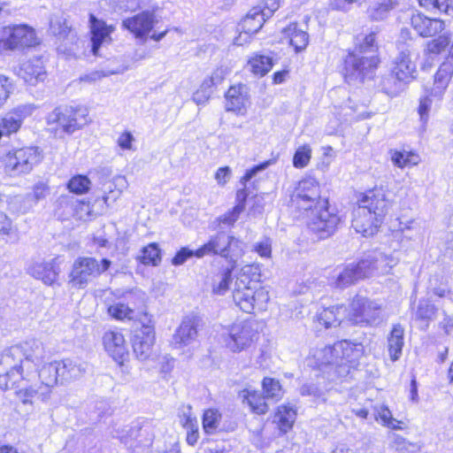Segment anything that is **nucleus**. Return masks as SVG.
<instances>
[{
	"label": "nucleus",
	"instance_id": "e2e57ef3",
	"mask_svg": "<svg viewBox=\"0 0 453 453\" xmlns=\"http://www.w3.org/2000/svg\"><path fill=\"white\" fill-rule=\"evenodd\" d=\"M418 3L427 10H437L440 12L447 13L450 8L453 9V0H418Z\"/></svg>",
	"mask_w": 453,
	"mask_h": 453
},
{
	"label": "nucleus",
	"instance_id": "8fccbe9b",
	"mask_svg": "<svg viewBox=\"0 0 453 453\" xmlns=\"http://www.w3.org/2000/svg\"><path fill=\"white\" fill-rule=\"evenodd\" d=\"M374 415L375 418L380 419L383 426H388L393 430H399L402 427L400 426V421L396 420L393 418L390 410L386 405H379L374 407Z\"/></svg>",
	"mask_w": 453,
	"mask_h": 453
},
{
	"label": "nucleus",
	"instance_id": "603ef678",
	"mask_svg": "<svg viewBox=\"0 0 453 453\" xmlns=\"http://www.w3.org/2000/svg\"><path fill=\"white\" fill-rule=\"evenodd\" d=\"M139 260L143 265H157L161 260L158 245L157 243H150L144 247L141 251Z\"/></svg>",
	"mask_w": 453,
	"mask_h": 453
},
{
	"label": "nucleus",
	"instance_id": "cd10ccee",
	"mask_svg": "<svg viewBox=\"0 0 453 453\" xmlns=\"http://www.w3.org/2000/svg\"><path fill=\"white\" fill-rule=\"evenodd\" d=\"M18 74L26 83L32 86L42 81L46 77V72L42 58H36L23 62Z\"/></svg>",
	"mask_w": 453,
	"mask_h": 453
},
{
	"label": "nucleus",
	"instance_id": "864d4df0",
	"mask_svg": "<svg viewBox=\"0 0 453 453\" xmlns=\"http://www.w3.org/2000/svg\"><path fill=\"white\" fill-rule=\"evenodd\" d=\"M376 34L372 32L366 35L357 45L354 53L359 55L369 56L375 55L377 51V46L375 44Z\"/></svg>",
	"mask_w": 453,
	"mask_h": 453
},
{
	"label": "nucleus",
	"instance_id": "9d476101",
	"mask_svg": "<svg viewBox=\"0 0 453 453\" xmlns=\"http://www.w3.org/2000/svg\"><path fill=\"white\" fill-rule=\"evenodd\" d=\"M293 205L302 216L320 204H327V200H320L319 183L312 177L302 179L296 185L291 198Z\"/></svg>",
	"mask_w": 453,
	"mask_h": 453
},
{
	"label": "nucleus",
	"instance_id": "4d7b16f0",
	"mask_svg": "<svg viewBox=\"0 0 453 453\" xmlns=\"http://www.w3.org/2000/svg\"><path fill=\"white\" fill-rule=\"evenodd\" d=\"M312 150L310 145L304 144L297 148L293 157V165L296 168H304L310 163Z\"/></svg>",
	"mask_w": 453,
	"mask_h": 453
},
{
	"label": "nucleus",
	"instance_id": "39448f33",
	"mask_svg": "<svg viewBox=\"0 0 453 453\" xmlns=\"http://www.w3.org/2000/svg\"><path fill=\"white\" fill-rule=\"evenodd\" d=\"M39 147L27 146L10 150L4 157L5 172L12 177L29 173L42 160Z\"/></svg>",
	"mask_w": 453,
	"mask_h": 453
},
{
	"label": "nucleus",
	"instance_id": "79ce46f5",
	"mask_svg": "<svg viewBox=\"0 0 453 453\" xmlns=\"http://www.w3.org/2000/svg\"><path fill=\"white\" fill-rule=\"evenodd\" d=\"M397 4V0H377L369 6L367 12L372 20H382Z\"/></svg>",
	"mask_w": 453,
	"mask_h": 453
},
{
	"label": "nucleus",
	"instance_id": "c03bdc74",
	"mask_svg": "<svg viewBox=\"0 0 453 453\" xmlns=\"http://www.w3.org/2000/svg\"><path fill=\"white\" fill-rule=\"evenodd\" d=\"M76 203V198L71 195L60 196L56 201V215L63 219H68L73 217Z\"/></svg>",
	"mask_w": 453,
	"mask_h": 453
},
{
	"label": "nucleus",
	"instance_id": "1a4fd4ad",
	"mask_svg": "<svg viewBox=\"0 0 453 453\" xmlns=\"http://www.w3.org/2000/svg\"><path fill=\"white\" fill-rule=\"evenodd\" d=\"M225 346L233 352H241L258 338L257 325L251 320L234 323L223 333Z\"/></svg>",
	"mask_w": 453,
	"mask_h": 453
},
{
	"label": "nucleus",
	"instance_id": "0e129e2a",
	"mask_svg": "<svg viewBox=\"0 0 453 453\" xmlns=\"http://www.w3.org/2000/svg\"><path fill=\"white\" fill-rule=\"evenodd\" d=\"M434 96L431 95V90L428 91V94L422 96L419 100V105L418 108V113L420 118V121L423 124H426L429 119V112L432 107Z\"/></svg>",
	"mask_w": 453,
	"mask_h": 453
},
{
	"label": "nucleus",
	"instance_id": "f03ea898",
	"mask_svg": "<svg viewBox=\"0 0 453 453\" xmlns=\"http://www.w3.org/2000/svg\"><path fill=\"white\" fill-rule=\"evenodd\" d=\"M46 360V350L43 344L35 339L11 346L3 351V362L6 365H14L27 372L40 366Z\"/></svg>",
	"mask_w": 453,
	"mask_h": 453
},
{
	"label": "nucleus",
	"instance_id": "a18cd8bd",
	"mask_svg": "<svg viewBox=\"0 0 453 453\" xmlns=\"http://www.w3.org/2000/svg\"><path fill=\"white\" fill-rule=\"evenodd\" d=\"M389 153L393 164L399 168L416 165L419 161L418 155L411 151L391 150Z\"/></svg>",
	"mask_w": 453,
	"mask_h": 453
},
{
	"label": "nucleus",
	"instance_id": "423d86ee",
	"mask_svg": "<svg viewBox=\"0 0 453 453\" xmlns=\"http://www.w3.org/2000/svg\"><path fill=\"white\" fill-rule=\"evenodd\" d=\"M111 262L108 258L101 261L89 257H79L73 264L69 275L70 283L77 288H84L88 283L107 271Z\"/></svg>",
	"mask_w": 453,
	"mask_h": 453
},
{
	"label": "nucleus",
	"instance_id": "6e6552de",
	"mask_svg": "<svg viewBox=\"0 0 453 453\" xmlns=\"http://www.w3.org/2000/svg\"><path fill=\"white\" fill-rule=\"evenodd\" d=\"M302 217L306 218V224L309 229L313 232L319 239H326L335 232L340 223V217L330 209L327 204L315 206L309 213Z\"/></svg>",
	"mask_w": 453,
	"mask_h": 453
},
{
	"label": "nucleus",
	"instance_id": "20e7f679",
	"mask_svg": "<svg viewBox=\"0 0 453 453\" xmlns=\"http://www.w3.org/2000/svg\"><path fill=\"white\" fill-rule=\"evenodd\" d=\"M88 111L81 105H60L46 117L49 126L57 125L62 132L72 134L88 124Z\"/></svg>",
	"mask_w": 453,
	"mask_h": 453
},
{
	"label": "nucleus",
	"instance_id": "f8f14e48",
	"mask_svg": "<svg viewBox=\"0 0 453 453\" xmlns=\"http://www.w3.org/2000/svg\"><path fill=\"white\" fill-rule=\"evenodd\" d=\"M380 310L381 306L377 302L357 295L350 303L348 316L349 319L356 325H375L380 321Z\"/></svg>",
	"mask_w": 453,
	"mask_h": 453
},
{
	"label": "nucleus",
	"instance_id": "4468645a",
	"mask_svg": "<svg viewBox=\"0 0 453 453\" xmlns=\"http://www.w3.org/2000/svg\"><path fill=\"white\" fill-rule=\"evenodd\" d=\"M37 106L34 104H19L0 117V129L4 136L10 137L12 134H17L24 121L32 116Z\"/></svg>",
	"mask_w": 453,
	"mask_h": 453
},
{
	"label": "nucleus",
	"instance_id": "b1692460",
	"mask_svg": "<svg viewBox=\"0 0 453 453\" xmlns=\"http://www.w3.org/2000/svg\"><path fill=\"white\" fill-rule=\"evenodd\" d=\"M15 362L14 365H6L3 362V353L0 357V388L6 390L9 388H16V392L19 390L20 386L26 385V380H30L25 376L19 364Z\"/></svg>",
	"mask_w": 453,
	"mask_h": 453
},
{
	"label": "nucleus",
	"instance_id": "774afa93",
	"mask_svg": "<svg viewBox=\"0 0 453 453\" xmlns=\"http://www.w3.org/2000/svg\"><path fill=\"white\" fill-rule=\"evenodd\" d=\"M92 213V207L88 202L76 198V203L73 210L72 218L80 220H87Z\"/></svg>",
	"mask_w": 453,
	"mask_h": 453
},
{
	"label": "nucleus",
	"instance_id": "5fc2aeb1",
	"mask_svg": "<svg viewBox=\"0 0 453 453\" xmlns=\"http://www.w3.org/2000/svg\"><path fill=\"white\" fill-rule=\"evenodd\" d=\"M8 207L12 212L23 214L33 207V203L30 202V196L19 195L10 199Z\"/></svg>",
	"mask_w": 453,
	"mask_h": 453
},
{
	"label": "nucleus",
	"instance_id": "a19ab883",
	"mask_svg": "<svg viewBox=\"0 0 453 453\" xmlns=\"http://www.w3.org/2000/svg\"><path fill=\"white\" fill-rule=\"evenodd\" d=\"M362 280L361 274L355 264H349L342 268L336 275L334 285L339 288H345Z\"/></svg>",
	"mask_w": 453,
	"mask_h": 453
},
{
	"label": "nucleus",
	"instance_id": "6ab92c4d",
	"mask_svg": "<svg viewBox=\"0 0 453 453\" xmlns=\"http://www.w3.org/2000/svg\"><path fill=\"white\" fill-rule=\"evenodd\" d=\"M154 342V326L149 320L148 323H142L139 328L134 331L132 345L136 357L141 360L149 358Z\"/></svg>",
	"mask_w": 453,
	"mask_h": 453
},
{
	"label": "nucleus",
	"instance_id": "7ed1b4c3",
	"mask_svg": "<svg viewBox=\"0 0 453 453\" xmlns=\"http://www.w3.org/2000/svg\"><path fill=\"white\" fill-rule=\"evenodd\" d=\"M233 300L244 312L264 311L269 301L268 292L252 282L247 276L238 278L233 290Z\"/></svg>",
	"mask_w": 453,
	"mask_h": 453
},
{
	"label": "nucleus",
	"instance_id": "aec40b11",
	"mask_svg": "<svg viewBox=\"0 0 453 453\" xmlns=\"http://www.w3.org/2000/svg\"><path fill=\"white\" fill-rule=\"evenodd\" d=\"M384 219L377 217L371 211L357 206L353 211L352 227L365 237L374 235Z\"/></svg>",
	"mask_w": 453,
	"mask_h": 453
},
{
	"label": "nucleus",
	"instance_id": "7c9ffc66",
	"mask_svg": "<svg viewBox=\"0 0 453 453\" xmlns=\"http://www.w3.org/2000/svg\"><path fill=\"white\" fill-rule=\"evenodd\" d=\"M29 273L46 285H52L58 278V270L52 262H35L29 268Z\"/></svg>",
	"mask_w": 453,
	"mask_h": 453
},
{
	"label": "nucleus",
	"instance_id": "a878e982",
	"mask_svg": "<svg viewBox=\"0 0 453 453\" xmlns=\"http://www.w3.org/2000/svg\"><path fill=\"white\" fill-rule=\"evenodd\" d=\"M453 75V54L441 64L434 77V84L430 88L434 99L441 101Z\"/></svg>",
	"mask_w": 453,
	"mask_h": 453
},
{
	"label": "nucleus",
	"instance_id": "5701e85b",
	"mask_svg": "<svg viewBox=\"0 0 453 453\" xmlns=\"http://www.w3.org/2000/svg\"><path fill=\"white\" fill-rule=\"evenodd\" d=\"M198 319L196 316L185 317L173 336L172 344L176 349L188 347L196 342Z\"/></svg>",
	"mask_w": 453,
	"mask_h": 453
},
{
	"label": "nucleus",
	"instance_id": "4c0bfd02",
	"mask_svg": "<svg viewBox=\"0 0 453 453\" xmlns=\"http://www.w3.org/2000/svg\"><path fill=\"white\" fill-rule=\"evenodd\" d=\"M346 308L343 305H334L324 309L319 314V321L326 328L335 327L339 326L345 317Z\"/></svg>",
	"mask_w": 453,
	"mask_h": 453
},
{
	"label": "nucleus",
	"instance_id": "bf43d9fd",
	"mask_svg": "<svg viewBox=\"0 0 453 453\" xmlns=\"http://www.w3.org/2000/svg\"><path fill=\"white\" fill-rule=\"evenodd\" d=\"M90 180L84 175L73 176L67 183L69 191L75 194H84L88 192Z\"/></svg>",
	"mask_w": 453,
	"mask_h": 453
},
{
	"label": "nucleus",
	"instance_id": "e433bc0d",
	"mask_svg": "<svg viewBox=\"0 0 453 453\" xmlns=\"http://www.w3.org/2000/svg\"><path fill=\"white\" fill-rule=\"evenodd\" d=\"M60 380L68 381L80 378L87 369V364L72 359H64L59 361Z\"/></svg>",
	"mask_w": 453,
	"mask_h": 453
},
{
	"label": "nucleus",
	"instance_id": "338daca9",
	"mask_svg": "<svg viewBox=\"0 0 453 453\" xmlns=\"http://www.w3.org/2000/svg\"><path fill=\"white\" fill-rule=\"evenodd\" d=\"M272 244L273 241L267 236H264L260 241L253 245L252 250L265 259H269L272 257Z\"/></svg>",
	"mask_w": 453,
	"mask_h": 453
},
{
	"label": "nucleus",
	"instance_id": "412c9836",
	"mask_svg": "<svg viewBox=\"0 0 453 453\" xmlns=\"http://www.w3.org/2000/svg\"><path fill=\"white\" fill-rule=\"evenodd\" d=\"M115 27L108 25L103 19H97L94 14L89 15V30L91 35V51L97 56L102 45L111 41V35Z\"/></svg>",
	"mask_w": 453,
	"mask_h": 453
},
{
	"label": "nucleus",
	"instance_id": "ddd939ff",
	"mask_svg": "<svg viewBox=\"0 0 453 453\" xmlns=\"http://www.w3.org/2000/svg\"><path fill=\"white\" fill-rule=\"evenodd\" d=\"M396 265L395 260L379 250L370 251L355 264L361 278L365 279L373 273H386L390 268Z\"/></svg>",
	"mask_w": 453,
	"mask_h": 453
},
{
	"label": "nucleus",
	"instance_id": "09e8293b",
	"mask_svg": "<svg viewBox=\"0 0 453 453\" xmlns=\"http://www.w3.org/2000/svg\"><path fill=\"white\" fill-rule=\"evenodd\" d=\"M262 388L266 399L279 401L283 396V389L280 381L273 378H265Z\"/></svg>",
	"mask_w": 453,
	"mask_h": 453
},
{
	"label": "nucleus",
	"instance_id": "ea45409f",
	"mask_svg": "<svg viewBox=\"0 0 453 453\" xmlns=\"http://www.w3.org/2000/svg\"><path fill=\"white\" fill-rule=\"evenodd\" d=\"M296 418V411L293 405L284 404L278 407L275 418L282 433H287L292 428Z\"/></svg>",
	"mask_w": 453,
	"mask_h": 453
},
{
	"label": "nucleus",
	"instance_id": "393cba45",
	"mask_svg": "<svg viewBox=\"0 0 453 453\" xmlns=\"http://www.w3.org/2000/svg\"><path fill=\"white\" fill-rule=\"evenodd\" d=\"M103 343L106 352L116 363L123 366L128 356L123 334L118 331H108L104 334Z\"/></svg>",
	"mask_w": 453,
	"mask_h": 453
},
{
	"label": "nucleus",
	"instance_id": "3c124183",
	"mask_svg": "<svg viewBox=\"0 0 453 453\" xmlns=\"http://www.w3.org/2000/svg\"><path fill=\"white\" fill-rule=\"evenodd\" d=\"M224 75L225 71L223 69H218L211 77V84H208L207 81H203L200 86V103L202 102V99L207 101L211 96L213 93L212 88L222 81Z\"/></svg>",
	"mask_w": 453,
	"mask_h": 453
},
{
	"label": "nucleus",
	"instance_id": "bb28decb",
	"mask_svg": "<svg viewBox=\"0 0 453 453\" xmlns=\"http://www.w3.org/2000/svg\"><path fill=\"white\" fill-rule=\"evenodd\" d=\"M412 27L423 37L434 36L444 29V22L439 19H430L420 12L412 14Z\"/></svg>",
	"mask_w": 453,
	"mask_h": 453
},
{
	"label": "nucleus",
	"instance_id": "f3484780",
	"mask_svg": "<svg viewBox=\"0 0 453 453\" xmlns=\"http://www.w3.org/2000/svg\"><path fill=\"white\" fill-rule=\"evenodd\" d=\"M157 19L154 11L145 10L122 21V27L136 39H146Z\"/></svg>",
	"mask_w": 453,
	"mask_h": 453
},
{
	"label": "nucleus",
	"instance_id": "c756f323",
	"mask_svg": "<svg viewBox=\"0 0 453 453\" xmlns=\"http://www.w3.org/2000/svg\"><path fill=\"white\" fill-rule=\"evenodd\" d=\"M353 352V349L349 342L344 341L334 343L333 346H326L321 351V357H318L321 360V365H333L334 363L339 361L342 356H350Z\"/></svg>",
	"mask_w": 453,
	"mask_h": 453
},
{
	"label": "nucleus",
	"instance_id": "6e6d98bb",
	"mask_svg": "<svg viewBox=\"0 0 453 453\" xmlns=\"http://www.w3.org/2000/svg\"><path fill=\"white\" fill-rule=\"evenodd\" d=\"M108 313L118 320L132 319L134 310L123 303H116L108 307Z\"/></svg>",
	"mask_w": 453,
	"mask_h": 453
},
{
	"label": "nucleus",
	"instance_id": "9b49d317",
	"mask_svg": "<svg viewBox=\"0 0 453 453\" xmlns=\"http://www.w3.org/2000/svg\"><path fill=\"white\" fill-rule=\"evenodd\" d=\"M36 43L35 32L27 25L9 26L0 29V54L19 47H32Z\"/></svg>",
	"mask_w": 453,
	"mask_h": 453
},
{
	"label": "nucleus",
	"instance_id": "2f4dec72",
	"mask_svg": "<svg viewBox=\"0 0 453 453\" xmlns=\"http://www.w3.org/2000/svg\"><path fill=\"white\" fill-rule=\"evenodd\" d=\"M128 187V182L125 176L116 175L111 180L105 182L103 186L104 196V201L107 206L111 203L116 202Z\"/></svg>",
	"mask_w": 453,
	"mask_h": 453
},
{
	"label": "nucleus",
	"instance_id": "052dcab7",
	"mask_svg": "<svg viewBox=\"0 0 453 453\" xmlns=\"http://www.w3.org/2000/svg\"><path fill=\"white\" fill-rule=\"evenodd\" d=\"M50 30L54 35L64 37L67 35L70 29L66 24V20L62 15L54 14L50 20Z\"/></svg>",
	"mask_w": 453,
	"mask_h": 453
},
{
	"label": "nucleus",
	"instance_id": "680f3d73",
	"mask_svg": "<svg viewBox=\"0 0 453 453\" xmlns=\"http://www.w3.org/2000/svg\"><path fill=\"white\" fill-rule=\"evenodd\" d=\"M242 205H235L232 210L228 211L225 214L221 215L217 219L218 226L219 227L226 226L230 227L234 225V223L238 220L241 213L242 212Z\"/></svg>",
	"mask_w": 453,
	"mask_h": 453
},
{
	"label": "nucleus",
	"instance_id": "de8ad7c7",
	"mask_svg": "<svg viewBox=\"0 0 453 453\" xmlns=\"http://www.w3.org/2000/svg\"><path fill=\"white\" fill-rule=\"evenodd\" d=\"M251 71L260 76L265 75L273 67V59L265 55H256L249 60Z\"/></svg>",
	"mask_w": 453,
	"mask_h": 453
},
{
	"label": "nucleus",
	"instance_id": "69168bd1",
	"mask_svg": "<svg viewBox=\"0 0 453 453\" xmlns=\"http://www.w3.org/2000/svg\"><path fill=\"white\" fill-rule=\"evenodd\" d=\"M436 312L435 306L426 300H422L419 302L416 317L421 320H431L434 319Z\"/></svg>",
	"mask_w": 453,
	"mask_h": 453
},
{
	"label": "nucleus",
	"instance_id": "c85d7f7f",
	"mask_svg": "<svg viewBox=\"0 0 453 453\" xmlns=\"http://www.w3.org/2000/svg\"><path fill=\"white\" fill-rule=\"evenodd\" d=\"M249 104L247 87L238 84L232 86L226 94V110L243 114Z\"/></svg>",
	"mask_w": 453,
	"mask_h": 453
},
{
	"label": "nucleus",
	"instance_id": "37998d69",
	"mask_svg": "<svg viewBox=\"0 0 453 453\" xmlns=\"http://www.w3.org/2000/svg\"><path fill=\"white\" fill-rule=\"evenodd\" d=\"M230 267H227L212 278L211 288L212 293L216 295H224L229 288L231 282L232 271L235 267L236 264H230Z\"/></svg>",
	"mask_w": 453,
	"mask_h": 453
},
{
	"label": "nucleus",
	"instance_id": "a211bd4d",
	"mask_svg": "<svg viewBox=\"0 0 453 453\" xmlns=\"http://www.w3.org/2000/svg\"><path fill=\"white\" fill-rule=\"evenodd\" d=\"M259 8L252 7L246 16L238 24L239 35L234 39V43L238 46L244 45L250 42L252 35L257 34L265 22Z\"/></svg>",
	"mask_w": 453,
	"mask_h": 453
},
{
	"label": "nucleus",
	"instance_id": "0eeeda50",
	"mask_svg": "<svg viewBox=\"0 0 453 453\" xmlns=\"http://www.w3.org/2000/svg\"><path fill=\"white\" fill-rule=\"evenodd\" d=\"M244 242L240 239L219 232L200 247V257L210 254L219 255L230 264H236L244 253Z\"/></svg>",
	"mask_w": 453,
	"mask_h": 453
},
{
	"label": "nucleus",
	"instance_id": "dca6fc26",
	"mask_svg": "<svg viewBox=\"0 0 453 453\" xmlns=\"http://www.w3.org/2000/svg\"><path fill=\"white\" fill-rule=\"evenodd\" d=\"M358 206L371 211L377 217L384 219L392 206L388 192L382 187H376L362 194L358 200Z\"/></svg>",
	"mask_w": 453,
	"mask_h": 453
},
{
	"label": "nucleus",
	"instance_id": "72a5a7b5",
	"mask_svg": "<svg viewBox=\"0 0 453 453\" xmlns=\"http://www.w3.org/2000/svg\"><path fill=\"white\" fill-rule=\"evenodd\" d=\"M180 423L187 431V442L188 445H195L198 441V426L196 417L193 416L191 407L184 406L180 414Z\"/></svg>",
	"mask_w": 453,
	"mask_h": 453
},
{
	"label": "nucleus",
	"instance_id": "f704fd0d",
	"mask_svg": "<svg viewBox=\"0 0 453 453\" xmlns=\"http://www.w3.org/2000/svg\"><path fill=\"white\" fill-rule=\"evenodd\" d=\"M404 328L400 325H394L388 338V348L392 361H396L402 355L404 345Z\"/></svg>",
	"mask_w": 453,
	"mask_h": 453
},
{
	"label": "nucleus",
	"instance_id": "58836bf2",
	"mask_svg": "<svg viewBox=\"0 0 453 453\" xmlns=\"http://www.w3.org/2000/svg\"><path fill=\"white\" fill-rule=\"evenodd\" d=\"M283 32L289 38V43L296 52H300L307 47L309 35L303 29L299 28L296 23H291Z\"/></svg>",
	"mask_w": 453,
	"mask_h": 453
},
{
	"label": "nucleus",
	"instance_id": "473e14b6",
	"mask_svg": "<svg viewBox=\"0 0 453 453\" xmlns=\"http://www.w3.org/2000/svg\"><path fill=\"white\" fill-rule=\"evenodd\" d=\"M239 398L243 403H247L251 411L256 414L262 415L268 411L266 398L257 390L245 388L239 392Z\"/></svg>",
	"mask_w": 453,
	"mask_h": 453
},
{
	"label": "nucleus",
	"instance_id": "2eb2a0df",
	"mask_svg": "<svg viewBox=\"0 0 453 453\" xmlns=\"http://www.w3.org/2000/svg\"><path fill=\"white\" fill-rule=\"evenodd\" d=\"M380 60L376 55L364 56L349 53L345 60L347 76L364 81L377 68Z\"/></svg>",
	"mask_w": 453,
	"mask_h": 453
},
{
	"label": "nucleus",
	"instance_id": "13d9d810",
	"mask_svg": "<svg viewBox=\"0 0 453 453\" xmlns=\"http://www.w3.org/2000/svg\"><path fill=\"white\" fill-rule=\"evenodd\" d=\"M451 42L449 35L443 34L426 43V50L430 54H440L444 51Z\"/></svg>",
	"mask_w": 453,
	"mask_h": 453
},
{
	"label": "nucleus",
	"instance_id": "c9c22d12",
	"mask_svg": "<svg viewBox=\"0 0 453 453\" xmlns=\"http://www.w3.org/2000/svg\"><path fill=\"white\" fill-rule=\"evenodd\" d=\"M408 84L390 71L389 73L381 77L379 83L380 90L390 97L400 95Z\"/></svg>",
	"mask_w": 453,
	"mask_h": 453
},
{
	"label": "nucleus",
	"instance_id": "f257e3e1",
	"mask_svg": "<svg viewBox=\"0 0 453 453\" xmlns=\"http://www.w3.org/2000/svg\"><path fill=\"white\" fill-rule=\"evenodd\" d=\"M25 372L26 385L20 386L16 392L18 399L25 405H33L37 400L47 402L50 398L51 388L60 379L59 361L44 362L38 367H35Z\"/></svg>",
	"mask_w": 453,
	"mask_h": 453
},
{
	"label": "nucleus",
	"instance_id": "49530a36",
	"mask_svg": "<svg viewBox=\"0 0 453 453\" xmlns=\"http://www.w3.org/2000/svg\"><path fill=\"white\" fill-rule=\"evenodd\" d=\"M221 413L217 409H208L203 415V428L207 434H215L219 428Z\"/></svg>",
	"mask_w": 453,
	"mask_h": 453
},
{
	"label": "nucleus",
	"instance_id": "4be33fe9",
	"mask_svg": "<svg viewBox=\"0 0 453 453\" xmlns=\"http://www.w3.org/2000/svg\"><path fill=\"white\" fill-rule=\"evenodd\" d=\"M391 71L408 85L417 78L416 63L411 59V50L402 49L392 62Z\"/></svg>",
	"mask_w": 453,
	"mask_h": 453
}]
</instances>
